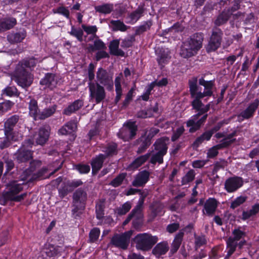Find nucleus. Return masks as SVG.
I'll use <instances>...</instances> for the list:
<instances>
[{
    "label": "nucleus",
    "mask_w": 259,
    "mask_h": 259,
    "mask_svg": "<svg viewBox=\"0 0 259 259\" xmlns=\"http://www.w3.org/2000/svg\"><path fill=\"white\" fill-rule=\"evenodd\" d=\"M190 93L191 97L193 99L191 105L193 109L198 113L192 116L187 121L186 125L189 127V132L193 133L199 130L205 122L208 117L207 112L210 109V103L204 105L201 99H202V92L198 91L197 79L194 77L189 81Z\"/></svg>",
    "instance_id": "obj_1"
},
{
    "label": "nucleus",
    "mask_w": 259,
    "mask_h": 259,
    "mask_svg": "<svg viewBox=\"0 0 259 259\" xmlns=\"http://www.w3.org/2000/svg\"><path fill=\"white\" fill-rule=\"evenodd\" d=\"M38 62L37 59L31 57L22 60L17 64L13 72V77L19 86L23 88L30 86L33 77L30 71L34 69Z\"/></svg>",
    "instance_id": "obj_2"
},
{
    "label": "nucleus",
    "mask_w": 259,
    "mask_h": 259,
    "mask_svg": "<svg viewBox=\"0 0 259 259\" xmlns=\"http://www.w3.org/2000/svg\"><path fill=\"white\" fill-rule=\"evenodd\" d=\"M203 35L202 33H196L192 35L182 46L180 55L187 58L195 55L202 48Z\"/></svg>",
    "instance_id": "obj_3"
},
{
    "label": "nucleus",
    "mask_w": 259,
    "mask_h": 259,
    "mask_svg": "<svg viewBox=\"0 0 259 259\" xmlns=\"http://www.w3.org/2000/svg\"><path fill=\"white\" fill-rule=\"evenodd\" d=\"M87 198V193L81 188L77 189L73 193L71 212L74 218L76 219L82 213L85 206Z\"/></svg>",
    "instance_id": "obj_4"
},
{
    "label": "nucleus",
    "mask_w": 259,
    "mask_h": 259,
    "mask_svg": "<svg viewBox=\"0 0 259 259\" xmlns=\"http://www.w3.org/2000/svg\"><path fill=\"white\" fill-rule=\"evenodd\" d=\"M146 195H142L138 204L128 215L126 219L123 223V225H126L131 220H133V225L135 228L139 227L143 223V207Z\"/></svg>",
    "instance_id": "obj_5"
},
{
    "label": "nucleus",
    "mask_w": 259,
    "mask_h": 259,
    "mask_svg": "<svg viewBox=\"0 0 259 259\" xmlns=\"http://www.w3.org/2000/svg\"><path fill=\"white\" fill-rule=\"evenodd\" d=\"M146 195H142L138 204L128 215L126 219L123 223V225H126L131 220H133V225L135 228L139 227L143 223V207Z\"/></svg>",
    "instance_id": "obj_6"
},
{
    "label": "nucleus",
    "mask_w": 259,
    "mask_h": 259,
    "mask_svg": "<svg viewBox=\"0 0 259 259\" xmlns=\"http://www.w3.org/2000/svg\"><path fill=\"white\" fill-rule=\"evenodd\" d=\"M146 195H142L138 204L128 215L126 219L123 223V225H126L131 220H133V225L135 228L139 227L143 223V207Z\"/></svg>",
    "instance_id": "obj_7"
},
{
    "label": "nucleus",
    "mask_w": 259,
    "mask_h": 259,
    "mask_svg": "<svg viewBox=\"0 0 259 259\" xmlns=\"http://www.w3.org/2000/svg\"><path fill=\"white\" fill-rule=\"evenodd\" d=\"M158 241L156 236L149 233H140L135 237L136 247L138 250L148 251Z\"/></svg>",
    "instance_id": "obj_8"
},
{
    "label": "nucleus",
    "mask_w": 259,
    "mask_h": 259,
    "mask_svg": "<svg viewBox=\"0 0 259 259\" xmlns=\"http://www.w3.org/2000/svg\"><path fill=\"white\" fill-rule=\"evenodd\" d=\"M233 236L229 237L227 241V255L225 258L227 259L235 252L238 246L240 248L243 246V241L238 242L243 237V232L239 229H234L232 232Z\"/></svg>",
    "instance_id": "obj_9"
},
{
    "label": "nucleus",
    "mask_w": 259,
    "mask_h": 259,
    "mask_svg": "<svg viewBox=\"0 0 259 259\" xmlns=\"http://www.w3.org/2000/svg\"><path fill=\"white\" fill-rule=\"evenodd\" d=\"M18 183L16 181H12L10 182L7 185L8 189L7 192L6 193V197L7 199L15 201H20L23 200L26 196V193H23L21 195H17L23 189L22 184Z\"/></svg>",
    "instance_id": "obj_10"
},
{
    "label": "nucleus",
    "mask_w": 259,
    "mask_h": 259,
    "mask_svg": "<svg viewBox=\"0 0 259 259\" xmlns=\"http://www.w3.org/2000/svg\"><path fill=\"white\" fill-rule=\"evenodd\" d=\"M88 85L92 100L99 104L105 99L106 92L104 87L95 82H90Z\"/></svg>",
    "instance_id": "obj_11"
},
{
    "label": "nucleus",
    "mask_w": 259,
    "mask_h": 259,
    "mask_svg": "<svg viewBox=\"0 0 259 259\" xmlns=\"http://www.w3.org/2000/svg\"><path fill=\"white\" fill-rule=\"evenodd\" d=\"M32 145L33 141L29 139L23 142L22 146L15 154L16 159L19 163L26 162L32 158V152L27 148L31 147Z\"/></svg>",
    "instance_id": "obj_12"
},
{
    "label": "nucleus",
    "mask_w": 259,
    "mask_h": 259,
    "mask_svg": "<svg viewBox=\"0 0 259 259\" xmlns=\"http://www.w3.org/2000/svg\"><path fill=\"white\" fill-rule=\"evenodd\" d=\"M239 4L237 2H235L233 6L231 9H225L221 14H220L214 21L216 26H220L226 23L231 15H233L234 19H238L239 17L241 16V13L238 12L236 14H233L234 12L239 9Z\"/></svg>",
    "instance_id": "obj_13"
},
{
    "label": "nucleus",
    "mask_w": 259,
    "mask_h": 259,
    "mask_svg": "<svg viewBox=\"0 0 259 259\" xmlns=\"http://www.w3.org/2000/svg\"><path fill=\"white\" fill-rule=\"evenodd\" d=\"M154 146L155 149L158 152L152 155L150 162L152 164H155L156 162L161 164L163 163V157L166 154L168 147L163 138L156 140Z\"/></svg>",
    "instance_id": "obj_14"
},
{
    "label": "nucleus",
    "mask_w": 259,
    "mask_h": 259,
    "mask_svg": "<svg viewBox=\"0 0 259 259\" xmlns=\"http://www.w3.org/2000/svg\"><path fill=\"white\" fill-rule=\"evenodd\" d=\"M96 83L103 85L109 91L113 89V75L103 68H99L96 73Z\"/></svg>",
    "instance_id": "obj_15"
},
{
    "label": "nucleus",
    "mask_w": 259,
    "mask_h": 259,
    "mask_svg": "<svg viewBox=\"0 0 259 259\" xmlns=\"http://www.w3.org/2000/svg\"><path fill=\"white\" fill-rule=\"evenodd\" d=\"M138 130L135 122L128 121L117 133L118 137L124 141H128L135 137Z\"/></svg>",
    "instance_id": "obj_16"
},
{
    "label": "nucleus",
    "mask_w": 259,
    "mask_h": 259,
    "mask_svg": "<svg viewBox=\"0 0 259 259\" xmlns=\"http://www.w3.org/2000/svg\"><path fill=\"white\" fill-rule=\"evenodd\" d=\"M133 231L130 230L121 234L115 235L111 239L112 244L116 247L126 249L130 243Z\"/></svg>",
    "instance_id": "obj_17"
},
{
    "label": "nucleus",
    "mask_w": 259,
    "mask_h": 259,
    "mask_svg": "<svg viewBox=\"0 0 259 259\" xmlns=\"http://www.w3.org/2000/svg\"><path fill=\"white\" fill-rule=\"evenodd\" d=\"M222 35L223 32L220 29L217 27L213 28L210 40L206 47L207 52L214 51L220 47Z\"/></svg>",
    "instance_id": "obj_18"
},
{
    "label": "nucleus",
    "mask_w": 259,
    "mask_h": 259,
    "mask_svg": "<svg viewBox=\"0 0 259 259\" xmlns=\"http://www.w3.org/2000/svg\"><path fill=\"white\" fill-rule=\"evenodd\" d=\"M19 116L14 115L8 118L4 123L5 135H8V137L14 139V135H18V133L14 131V127L18 122Z\"/></svg>",
    "instance_id": "obj_19"
},
{
    "label": "nucleus",
    "mask_w": 259,
    "mask_h": 259,
    "mask_svg": "<svg viewBox=\"0 0 259 259\" xmlns=\"http://www.w3.org/2000/svg\"><path fill=\"white\" fill-rule=\"evenodd\" d=\"M242 184L243 181L241 177H230L225 182V189L229 193L234 192L240 188Z\"/></svg>",
    "instance_id": "obj_20"
},
{
    "label": "nucleus",
    "mask_w": 259,
    "mask_h": 259,
    "mask_svg": "<svg viewBox=\"0 0 259 259\" xmlns=\"http://www.w3.org/2000/svg\"><path fill=\"white\" fill-rule=\"evenodd\" d=\"M150 173L147 170H142L139 172L135 177L132 182V185L134 187H142L148 181Z\"/></svg>",
    "instance_id": "obj_21"
},
{
    "label": "nucleus",
    "mask_w": 259,
    "mask_h": 259,
    "mask_svg": "<svg viewBox=\"0 0 259 259\" xmlns=\"http://www.w3.org/2000/svg\"><path fill=\"white\" fill-rule=\"evenodd\" d=\"M157 54V61L159 65L163 67L170 60L171 57L170 52L168 49H161L159 51H156Z\"/></svg>",
    "instance_id": "obj_22"
},
{
    "label": "nucleus",
    "mask_w": 259,
    "mask_h": 259,
    "mask_svg": "<svg viewBox=\"0 0 259 259\" xmlns=\"http://www.w3.org/2000/svg\"><path fill=\"white\" fill-rule=\"evenodd\" d=\"M17 24L16 18L7 16L0 19V32L13 28Z\"/></svg>",
    "instance_id": "obj_23"
},
{
    "label": "nucleus",
    "mask_w": 259,
    "mask_h": 259,
    "mask_svg": "<svg viewBox=\"0 0 259 259\" xmlns=\"http://www.w3.org/2000/svg\"><path fill=\"white\" fill-rule=\"evenodd\" d=\"M218 207V202L215 199L210 198L204 203L203 212L209 216H212Z\"/></svg>",
    "instance_id": "obj_24"
},
{
    "label": "nucleus",
    "mask_w": 259,
    "mask_h": 259,
    "mask_svg": "<svg viewBox=\"0 0 259 259\" xmlns=\"http://www.w3.org/2000/svg\"><path fill=\"white\" fill-rule=\"evenodd\" d=\"M27 100L29 101L27 102L28 104L29 114L30 116L33 117L34 120L38 119V116L40 113V110L38 108L37 102L34 99L29 98Z\"/></svg>",
    "instance_id": "obj_25"
},
{
    "label": "nucleus",
    "mask_w": 259,
    "mask_h": 259,
    "mask_svg": "<svg viewBox=\"0 0 259 259\" xmlns=\"http://www.w3.org/2000/svg\"><path fill=\"white\" fill-rule=\"evenodd\" d=\"M63 251V248L60 246H55L52 245H49L45 249V252L46 255L51 258L54 257L58 258L62 255V252Z\"/></svg>",
    "instance_id": "obj_26"
},
{
    "label": "nucleus",
    "mask_w": 259,
    "mask_h": 259,
    "mask_svg": "<svg viewBox=\"0 0 259 259\" xmlns=\"http://www.w3.org/2000/svg\"><path fill=\"white\" fill-rule=\"evenodd\" d=\"M58 83L57 79L54 74L48 73L40 81L41 85H44L46 87L53 89L56 87Z\"/></svg>",
    "instance_id": "obj_27"
},
{
    "label": "nucleus",
    "mask_w": 259,
    "mask_h": 259,
    "mask_svg": "<svg viewBox=\"0 0 259 259\" xmlns=\"http://www.w3.org/2000/svg\"><path fill=\"white\" fill-rule=\"evenodd\" d=\"M83 105V102L81 100H77L69 105L63 111V114L67 116L75 113L80 109Z\"/></svg>",
    "instance_id": "obj_28"
},
{
    "label": "nucleus",
    "mask_w": 259,
    "mask_h": 259,
    "mask_svg": "<svg viewBox=\"0 0 259 259\" xmlns=\"http://www.w3.org/2000/svg\"><path fill=\"white\" fill-rule=\"evenodd\" d=\"M151 212L149 213V221H152L157 215H160L162 212L163 205L158 202L153 203L150 207Z\"/></svg>",
    "instance_id": "obj_29"
},
{
    "label": "nucleus",
    "mask_w": 259,
    "mask_h": 259,
    "mask_svg": "<svg viewBox=\"0 0 259 259\" xmlns=\"http://www.w3.org/2000/svg\"><path fill=\"white\" fill-rule=\"evenodd\" d=\"M105 159L106 156L104 154H100L92 159L91 165L93 174H97L101 168Z\"/></svg>",
    "instance_id": "obj_30"
},
{
    "label": "nucleus",
    "mask_w": 259,
    "mask_h": 259,
    "mask_svg": "<svg viewBox=\"0 0 259 259\" xmlns=\"http://www.w3.org/2000/svg\"><path fill=\"white\" fill-rule=\"evenodd\" d=\"M49 130L48 126L42 127L39 129L38 136L35 139L37 144L42 145L46 143L50 135Z\"/></svg>",
    "instance_id": "obj_31"
},
{
    "label": "nucleus",
    "mask_w": 259,
    "mask_h": 259,
    "mask_svg": "<svg viewBox=\"0 0 259 259\" xmlns=\"http://www.w3.org/2000/svg\"><path fill=\"white\" fill-rule=\"evenodd\" d=\"M169 249L168 243L166 241H163L158 243L153 249L152 253L156 256L159 257L161 255L165 254Z\"/></svg>",
    "instance_id": "obj_32"
},
{
    "label": "nucleus",
    "mask_w": 259,
    "mask_h": 259,
    "mask_svg": "<svg viewBox=\"0 0 259 259\" xmlns=\"http://www.w3.org/2000/svg\"><path fill=\"white\" fill-rule=\"evenodd\" d=\"M119 40L115 39L110 42L109 49L110 53L111 55L123 57L124 56V52L121 49H119Z\"/></svg>",
    "instance_id": "obj_33"
},
{
    "label": "nucleus",
    "mask_w": 259,
    "mask_h": 259,
    "mask_svg": "<svg viewBox=\"0 0 259 259\" xmlns=\"http://www.w3.org/2000/svg\"><path fill=\"white\" fill-rule=\"evenodd\" d=\"M76 129V124L73 122L69 121L59 130L58 133L61 135H66L74 132Z\"/></svg>",
    "instance_id": "obj_34"
},
{
    "label": "nucleus",
    "mask_w": 259,
    "mask_h": 259,
    "mask_svg": "<svg viewBox=\"0 0 259 259\" xmlns=\"http://www.w3.org/2000/svg\"><path fill=\"white\" fill-rule=\"evenodd\" d=\"M57 106L53 105L49 107H47L40 112L38 119H45L52 116L56 111Z\"/></svg>",
    "instance_id": "obj_35"
},
{
    "label": "nucleus",
    "mask_w": 259,
    "mask_h": 259,
    "mask_svg": "<svg viewBox=\"0 0 259 259\" xmlns=\"http://www.w3.org/2000/svg\"><path fill=\"white\" fill-rule=\"evenodd\" d=\"M109 26L114 31H120L124 32L128 28V27L125 25L122 21L119 20H111L109 23Z\"/></svg>",
    "instance_id": "obj_36"
},
{
    "label": "nucleus",
    "mask_w": 259,
    "mask_h": 259,
    "mask_svg": "<svg viewBox=\"0 0 259 259\" xmlns=\"http://www.w3.org/2000/svg\"><path fill=\"white\" fill-rule=\"evenodd\" d=\"M151 154L148 153L145 155L140 156L135 159L130 165L131 168H137L144 164L150 157Z\"/></svg>",
    "instance_id": "obj_37"
},
{
    "label": "nucleus",
    "mask_w": 259,
    "mask_h": 259,
    "mask_svg": "<svg viewBox=\"0 0 259 259\" xmlns=\"http://www.w3.org/2000/svg\"><path fill=\"white\" fill-rule=\"evenodd\" d=\"M184 233L180 231L175 236L171 244V251L173 253L176 252L179 249L183 241Z\"/></svg>",
    "instance_id": "obj_38"
},
{
    "label": "nucleus",
    "mask_w": 259,
    "mask_h": 259,
    "mask_svg": "<svg viewBox=\"0 0 259 259\" xmlns=\"http://www.w3.org/2000/svg\"><path fill=\"white\" fill-rule=\"evenodd\" d=\"M212 136V134L209 130L205 132L196 139L193 144V146L195 148L198 147L204 141H209Z\"/></svg>",
    "instance_id": "obj_39"
},
{
    "label": "nucleus",
    "mask_w": 259,
    "mask_h": 259,
    "mask_svg": "<svg viewBox=\"0 0 259 259\" xmlns=\"http://www.w3.org/2000/svg\"><path fill=\"white\" fill-rule=\"evenodd\" d=\"M212 136V134L209 130L205 132L196 139L193 144V146L195 148L198 147L204 141H209Z\"/></svg>",
    "instance_id": "obj_40"
},
{
    "label": "nucleus",
    "mask_w": 259,
    "mask_h": 259,
    "mask_svg": "<svg viewBox=\"0 0 259 259\" xmlns=\"http://www.w3.org/2000/svg\"><path fill=\"white\" fill-rule=\"evenodd\" d=\"M212 136V134L209 130L205 132L196 139L193 144V146L195 148L198 147L204 141H209Z\"/></svg>",
    "instance_id": "obj_41"
},
{
    "label": "nucleus",
    "mask_w": 259,
    "mask_h": 259,
    "mask_svg": "<svg viewBox=\"0 0 259 259\" xmlns=\"http://www.w3.org/2000/svg\"><path fill=\"white\" fill-rule=\"evenodd\" d=\"M26 37V32L24 31L12 33L8 35V40L11 43L21 42Z\"/></svg>",
    "instance_id": "obj_42"
},
{
    "label": "nucleus",
    "mask_w": 259,
    "mask_h": 259,
    "mask_svg": "<svg viewBox=\"0 0 259 259\" xmlns=\"http://www.w3.org/2000/svg\"><path fill=\"white\" fill-rule=\"evenodd\" d=\"M140 144L137 153L141 154L144 152L149 147L151 144V142L145 138V136H142L138 140Z\"/></svg>",
    "instance_id": "obj_43"
},
{
    "label": "nucleus",
    "mask_w": 259,
    "mask_h": 259,
    "mask_svg": "<svg viewBox=\"0 0 259 259\" xmlns=\"http://www.w3.org/2000/svg\"><path fill=\"white\" fill-rule=\"evenodd\" d=\"M58 169V168L55 169L49 174V176H46V174H47L49 171V169L46 167H44L36 173L33 174V177H32V178H33V179H35V180H37L49 178L50 176L53 175L55 172H56Z\"/></svg>",
    "instance_id": "obj_44"
},
{
    "label": "nucleus",
    "mask_w": 259,
    "mask_h": 259,
    "mask_svg": "<svg viewBox=\"0 0 259 259\" xmlns=\"http://www.w3.org/2000/svg\"><path fill=\"white\" fill-rule=\"evenodd\" d=\"M113 9L114 6L112 4H104L95 7L96 12L104 14H110L113 10Z\"/></svg>",
    "instance_id": "obj_45"
},
{
    "label": "nucleus",
    "mask_w": 259,
    "mask_h": 259,
    "mask_svg": "<svg viewBox=\"0 0 259 259\" xmlns=\"http://www.w3.org/2000/svg\"><path fill=\"white\" fill-rule=\"evenodd\" d=\"M144 10L142 7H139L135 11L132 12L129 17L131 19L130 23L136 22L143 15Z\"/></svg>",
    "instance_id": "obj_46"
},
{
    "label": "nucleus",
    "mask_w": 259,
    "mask_h": 259,
    "mask_svg": "<svg viewBox=\"0 0 259 259\" xmlns=\"http://www.w3.org/2000/svg\"><path fill=\"white\" fill-rule=\"evenodd\" d=\"M237 131L233 132L232 133L228 135L226 138L223 139L221 141V143L218 145L221 146V149L228 147L234 142L235 139L233 138L237 135Z\"/></svg>",
    "instance_id": "obj_47"
},
{
    "label": "nucleus",
    "mask_w": 259,
    "mask_h": 259,
    "mask_svg": "<svg viewBox=\"0 0 259 259\" xmlns=\"http://www.w3.org/2000/svg\"><path fill=\"white\" fill-rule=\"evenodd\" d=\"M2 95L9 97H18L20 92L14 86L7 87L2 91Z\"/></svg>",
    "instance_id": "obj_48"
},
{
    "label": "nucleus",
    "mask_w": 259,
    "mask_h": 259,
    "mask_svg": "<svg viewBox=\"0 0 259 259\" xmlns=\"http://www.w3.org/2000/svg\"><path fill=\"white\" fill-rule=\"evenodd\" d=\"M258 105V102H255L250 104L248 108L244 111V118H248L253 115V113L256 109Z\"/></svg>",
    "instance_id": "obj_49"
},
{
    "label": "nucleus",
    "mask_w": 259,
    "mask_h": 259,
    "mask_svg": "<svg viewBox=\"0 0 259 259\" xmlns=\"http://www.w3.org/2000/svg\"><path fill=\"white\" fill-rule=\"evenodd\" d=\"M117 146L115 143L108 144L103 151L105 153L106 158L108 156H112L117 153Z\"/></svg>",
    "instance_id": "obj_50"
},
{
    "label": "nucleus",
    "mask_w": 259,
    "mask_h": 259,
    "mask_svg": "<svg viewBox=\"0 0 259 259\" xmlns=\"http://www.w3.org/2000/svg\"><path fill=\"white\" fill-rule=\"evenodd\" d=\"M33 177V174L29 169L27 168L22 172L20 176V180L22 181H27L28 182H33L35 181V179L32 178Z\"/></svg>",
    "instance_id": "obj_51"
},
{
    "label": "nucleus",
    "mask_w": 259,
    "mask_h": 259,
    "mask_svg": "<svg viewBox=\"0 0 259 259\" xmlns=\"http://www.w3.org/2000/svg\"><path fill=\"white\" fill-rule=\"evenodd\" d=\"M152 25V22L151 20H148L144 23L143 24L137 27L135 30V34L140 35L142 33L150 29Z\"/></svg>",
    "instance_id": "obj_52"
},
{
    "label": "nucleus",
    "mask_w": 259,
    "mask_h": 259,
    "mask_svg": "<svg viewBox=\"0 0 259 259\" xmlns=\"http://www.w3.org/2000/svg\"><path fill=\"white\" fill-rule=\"evenodd\" d=\"M195 172L193 169H190L182 179V185H186L193 181L195 177Z\"/></svg>",
    "instance_id": "obj_53"
},
{
    "label": "nucleus",
    "mask_w": 259,
    "mask_h": 259,
    "mask_svg": "<svg viewBox=\"0 0 259 259\" xmlns=\"http://www.w3.org/2000/svg\"><path fill=\"white\" fill-rule=\"evenodd\" d=\"M15 139L9 138L8 135H5V138L0 141V148L2 149L9 147L11 145V141H16L19 140V135H14Z\"/></svg>",
    "instance_id": "obj_54"
},
{
    "label": "nucleus",
    "mask_w": 259,
    "mask_h": 259,
    "mask_svg": "<svg viewBox=\"0 0 259 259\" xmlns=\"http://www.w3.org/2000/svg\"><path fill=\"white\" fill-rule=\"evenodd\" d=\"M194 240L195 248L196 250L206 244L207 243L206 237L204 235H194Z\"/></svg>",
    "instance_id": "obj_55"
},
{
    "label": "nucleus",
    "mask_w": 259,
    "mask_h": 259,
    "mask_svg": "<svg viewBox=\"0 0 259 259\" xmlns=\"http://www.w3.org/2000/svg\"><path fill=\"white\" fill-rule=\"evenodd\" d=\"M81 27L83 30L87 33L88 35H92L94 37H96L98 38V36L96 35V32L98 31V28L96 25H85L84 24H82L81 25Z\"/></svg>",
    "instance_id": "obj_56"
},
{
    "label": "nucleus",
    "mask_w": 259,
    "mask_h": 259,
    "mask_svg": "<svg viewBox=\"0 0 259 259\" xmlns=\"http://www.w3.org/2000/svg\"><path fill=\"white\" fill-rule=\"evenodd\" d=\"M69 33L71 35L75 37L78 41H82L83 31L82 29L80 28L77 29L75 28L74 26H72L71 31L69 32Z\"/></svg>",
    "instance_id": "obj_57"
},
{
    "label": "nucleus",
    "mask_w": 259,
    "mask_h": 259,
    "mask_svg": "<svg viewBox=\"0 0 259 259\" xmlns=\"http://www.w3.org/2000/svg\"><path fill=\"white\" fill-rule=\"evenodd\" d=\"M132 208V203L127 201L122 205L121 207L117 208V213L119 215L126 214Z\"/></svg>",
    "instance_id": "obj_58"
},
{
    "label": "nucleus",
    "mask_w": 259,
    "mask_h": 259,
    "mask_svg": "<svg viewBox=\"0 0 259 259\" xmlns=\"http://www.w3.org/2000/svg\"><path fill=\"white\" fill-rule=\"evenodd\" d=\"M126 176L125 173L120 174L110 182V185L114 187H118L122 183Z\"/></svg>",
    "instance_id": "obj_59"
},
{
    "label": "nucleus",
    "mask_w": 259,
    "mask_h": 259,
    "mask_svg": "<svg viewBox=\"0 0 259 259\" xmlns=\"http://www.w3.org/2000/svg\"><path fill=\"white\" fill-rule=\"evenodd\" d=\"M259 211V203H257L252 206L250 209L244 212V219L248 218L252 215H255Z\"/></svg>",
    "instance_id": "obj_60"
},
{
    "label": "nucleus",
    "mask_w": 259,
    "mask_h": 259,
    "mask_svg": "<svg viewBox=\"0 0 259 259\" xmlns=\"http://www.w3.org/2000/svg\"><path fill=\"white\" fill-rule=\"evenodd\" d=\"M212 86V81H207L205 85L204 86L205 91L204 92L202 93V99L204 97H210L212 95V91L211 90Z\"/></svg>",
    "instance_id": "obj_61"
},
{
    "label": "nucleus",
    "mask_w": 259,
    "mask_h": 259,
    "mask_svg": "<svg viewBox=\"0 0 259 259\" xmlns=\"http://www.w3.org/2000/svg\"><path fill=\"white\" fill-rule=\"evenodd\" d=\"M227 165V162L223 159H220L219 161H217L214 164V167L212 170V174L214 175L220 169H224Z\"/></svg>",
    "instance_id": "obj_62"
},
{
    "label": "nucleus",
    "mask_w": 259,
    "mask_h": 259,
    "mask_svg": "<svg viewBox=\"0 0 259 259\" xmlns=\"http://www.w3.org/2000/svg\"><path fill=\"white\" fill-rule=\"evenodd\" d=\"M221 149V146L217 145L210 148L207 153V157L208 158H213L217 156L219 153L218 150Z\"/></svg>",
    "instance_id": "obj_63"
},
{
    "label": "nucleus",
    "mask_w": 259,
    "mask_h": 259,
    "mask_svg": "<svg viewBox=\"0 0 259 259\" xmlns=\"http://www.w3.org/2000/svg\"><path fill=\"white\" fill-rule=\"evenodd\" d=\"M185 128L183 126H181L176 129L173 133L171 140L174 142L177 141L184 133Z\"/></svg>",
    "instance_id": "obj_64"
}]
</instances>
